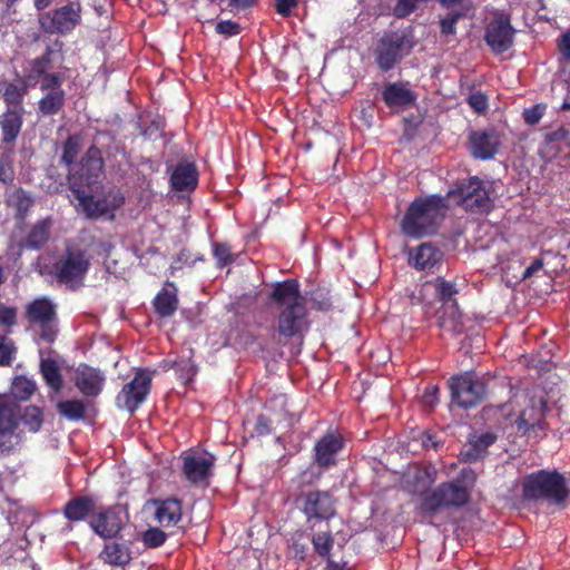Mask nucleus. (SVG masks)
<instances>
[{
    "mask_svg": "<svg viewBox=\"0 0 570 570\" xmlns=\"http://www.w3.org/2000/svg\"><path fill=\"white\" fill-rule=\"evenodd\" d=\"M446 209L444 200L438 195L415 198L401 220L402 233L413 238L436 233L445 217Z\"/></svg>",
    "mask_w": 570,
    "mask_h": 570,
    "instance_id": "1",
    "label": "nucleus"
},
{
    "mask_svg": "<svg viewBox=\"0 0 570 570\" xmlns=\"http://www.w3.org/2000/svg\"><path fill=\"white\" fill-rule=\"evenodd\" d=\"M22 423L30 432H37L42 425L41 411L36 406H28L23 413L16 400L0 395V452L9 453L19 443V435L16 432L18 421Z\"/></svg>",
    "mask_w": 570,
    "mask_h": 570,
    "instance_id": "2",
    "label": "nucleus"
},
{
    "mask_svg": "<svg viewBox=\"0 0 570 570\" xmlns=\"http://www.w3.org/2000/svg\"><path fill=\"white\" fill-rule=\"evenodd\" d=\"M39 273L67 285L77 284L88 268L82 252H43L38 258Z\"/></svg>",
    "mask_w": 570,
    "mask_h": 570,
    "instance_id": "3",
    "label": "nucleus"
},
{
    "mask_svg": "<svg viewBox=\"0 0 570 570\" xmlns=\"http://www.w3.org/2000/svg\"><path fill=\"white\" fill-rule=\"evenodd\" d=\"M272 297L285 306L278 318L279 334L291 337L299 333L305 323V307L299 295L298 283L293 279L277 283Z\"/></svg>",
    "mask_w": 570,
    "mask_h": 570,
    "instance_id": "4",
    "label": "nucleus"
},
{
    "mask_svg": "<svg viewBox=\"0 0 570 570\" xmlns=\"http://www.w3.org/2000/svg\"><path fill=\"white\" fill-rule=\"evenodd\" d=\"M92 189H83L75 193L73 196L79 207L88 218L115 219L116 212L120 209L126 197L122 190L116 186L104 188L100 193L91 194Z\"/></svg>",
    "mask_w": 570,
    "mask_h": 570,
    "instance_id": "5",
    "label": "nucleus"
},
{
    "mask_svg": "<svg viewBox=\"0 0 570 570\" xmlns=\"http://www.w3.org/2000/svg\"><path fill=\"white\" fill-rule=\"evenodd\" d=\"M413 47L411 30L385 32L374 49L375 61L382 71H389L410 53Z\"/></svg>",
    "mask_w": 570,
    "mask_h": 570,
    "instance_id": "6",
    "label": "nucleus"
},
{
    "mask_svg": "<svg viewBox=\"0 0 570 570\" xmlns=\"http://www.w3.org/2000/svg\"><path fill=\"white\" fill-rule=\"evenodd\" d=\"M449 195L466 212L488 213L493 207L489 190L476 176L460 183Z\"/></svg>",
    "mask_w": 570,
    "mask_h": 570,
    "instance_id": "7",
    "label": "nucleus"
},
{
    "mask_svg": "<svg viewBox=\"0 0 570 570\" xmlns=\"http://www.w3.org/2000/svg\"><path fill=\"white\" fill-rule=\"evenodd\" d=\"M40 29L49 35L70 33L81 22L80 2H69L39 14Z\"/></svg>",
    "mask_w": 570,
    "mask_h": 570,
    "instance_id": "8",
    "label": "nucleus"
},
{
    "mask_svg": "<svg viewBox=\"0 0 570 570\" xmlns=\"http://www.w3.org/2000/svg\"><path fill=\"white\" fill-rule=\"evenodd\" d=\"M523 491L527 498H547L557 503L562 502L568 495L562 476L547 471L529 475L524 481Z\"/></svg>",
    "mask_w": 570,
    "mask_h": 570,
    "instance_id": "9",
    "label": "nucleus"
},
{
    "mask_svg": "<svg viewBox=\"0 0 570 570\" xmlns=\"http://www.w3.org/2000/svg\"><path fill=\"white\" fill-rule=\"evenodd\" d=\"M102 167L100 150L95 145L90 146L81 157L78 168L68 175L67 179L72 194L92 189V186L98 183Z\"/></svg>",
    "mask_w": 570,
    "mask_h": 570,
    "instance_id": "10",
    "label": "nucleus"
},
{
    "mask_svg": "<svg viewBox=\"0 0 570 570\" xmlns=\"http://www.w3.org/2000/svg\"><path fill=\"white\" fill-rule=\"evenodd\" d=\"M515 29L511 17L504 11H495L484 28L483 40L494 55L507 52L513 47Z\"/></svg>",
    "mask_w": 570,
    "mask_h": 570,
    "instance_id": "11",
    "label": "nucleus"
},
{
    "mask_svg": "<svg viewBox=\"0 0 570 570\" xmlns=\"http://www.w3.org/2000/svg\"><path fill=\"white\" fill-rule=\"evenodd\" d=\"M468 498V491L461 484L444 483L422 500L421 510L425 515H432L442 508L462 505Z\"/></svg>",
    "mask_w": 570,
    "mask_h": 570,
    "instance_id": "12",
    "label": "nucleus"
},
{
    "mask_svg": "<svg viewBox=\"0 0 570 570\" xmlns=\"http://www.w3.org/2000/svg\"><path fill=\"white\" fill-rule=\"evenodd\" d=\"M30 323L39 327V336L46 343H52L57 336L56 308L52 302L40 297L31 302L26 309Z\"/></svg>",
    "mask_w": 570,
    "mask_h": 570,
    "instance_id": "13",
    "label": "nucleus"
},
{
    "mask_svg": "<svg viewBox=\"0 0 570 570\" xmlns=\"http://www.w3.org/2000/svg\"><path fill=\"white\" fill-rule=\"evenodd\" d=\"M450 390L452 403L463 409L475 406L484 394L483 384L471 373L453 376L450 380Z\"/></svg>",
    "mask_w": 570,
    "mask_h": 570,
    "instance_id": "14",
    "label": "nucleus"
},
{
    "mask_svg": "<svg viewBox=\"0 0 570 570\" xmlns=\"http://www.w3.org/2000/svg\"><path fill=\"white\" fill-rule=\"evenodd\" d=\"M151 373L147 371L137 372L134 380L126 384L117 396L120 407L134 412L145 401L150 390Z\"/></svg>",
    "mask_w": 570,
    "mask_h": 570,
    "instance_id": "15",
    "label": "nucleus"
},
{
    "mask_svg": "<svg viewBox=\"0 0 570 570\" xmlns=\"http://www.w3.org/2000/svg\"><path fill=\"white\" fill-rule=\"evenodd\" d=\"M511 404H527V407L520 411L515 421L519 430L527 432L533 428L543 429L546 404L541 397H530L527 393L522 392L513 396Z\"/></svg>",
    "mask_w": 570,
    "mask_h": 570,
    "instance_id": "16",
    "label": "nucleus"
},
{
    "mask_svg": "<svg viewBox=\"0 0 570 570\" xmlns=\"http://www.w3.org/2000/svg\"><path fill=\"white\" fill-rule=\"evenodd\" d=\"M381 98L391 110H405L416 104L417 94L409 81L387 82L381 92Z\"/></svg>",
    "mask_w": 570,
    "mask_h": 570,
    "instance_id": "17",
    "label": "nucleus"
},
{
    "mask_svg": "<svg viewBox=\"0 0 570 570\" xmlns=\"http://www.w3.org/2000/svg\"><path fill=\"white\" fill-rule=\"evenodd\" d=\"M299 505L309 521L328 519L335 513L334 500L327 492H307L301 497Z\"/></svg>",
    "mask_w": 570,
    "mask_h": 570,
    "instance_id": "18",
    "label": "nucleus"
},
{
    "mask_svg": "<svg viewBox=\"0 0 570 570\" xmlns=\"http://www.w3.org/2000/svg\"><path fill=\"white\" fill-rule=\"evenodd\" d=\"M186 479L197 483L207 480L214 464V456L205 451H190L183 456Z\"/></svg>",
    "mask_w": 570,
    "mask_h": 570,
    "instance_id": "19",
    "label": "nucleus"
},
{
    "mask_svg": "<svg viewBox=\"0 0 570 570\" xmlns=\"http://www.w3.org/2000/svg\"><path fill=\"white\" fill-rule=\"evenodd\" d=\"M469 144L475 159L487 160L495 156L501 140L494 130H478L471 132Z\"/></svg>",
    "mask_w": 570,
    "mask_h": 570,
    "instance_id": "20",
    "label": "nucleus"
},
{
    "mask_svg": "<svg viewBox=\"0 0 570 570\" xmlns=\"http://www.w3.org/2000/svg\"><path fill=\"white\" fill-rule=\"evenodd\" d=\"M199 173L194 161H179L169 178L170 187L175 191H193L198 185Z\"/></svg>",
    "mask_w": 570,
    "mask_h": 570,
    "instance_id": "21",
    "label": "nucleus"
},
{
    "mask_svg": "<svg viewBox=\"0 0 570 570\" xmlns=\"http://www.w3.org/2000/svg\"><path fill=\"white\" fill-rule=\"evenodd\" d=\"M104 383L105 376L94 367L80 364L75 371V384L86 396H97Z\"/></svg>",
    "mask_w": 570,
    "mask_h": 570,
    "instance_id": "22",
    "label": "nucleus"
},
{
    "mask_svg": "<svg viewBox=\"0 0 570 570\" xmlns=\"http://www.w3.org/2000/svg\"><path fill=\"white\" fill-rule=\"evenodd\" d=\"M40 371L52 394L60 393L63 381L56 353L51 350L40 351Z\"/></svg>",
    "mask_w": 570,
    "mask_h": 570,
    "instance_id": "23",
    "label": "nucleus"
},
{
    "mask_svg": "<svg viewBox=\"0 0 570 570\" xmlns=\"http://www.w3.org/2000/svg\"><path fill=\"white\" fill-rule=\"evenodd\" d=\"M28 94V82L23 78L16 81H1L0 95L8 110L26 111L23 107L24 97Z\"/></svg>",
    "mask_w": 570,
    "mask_h": 570,
    "instance_id": "24",
    "label": "nucleus"
},
{
    "mask_svg": "<svg viewBox=\"0 0 570 570\" xmlns=\"http://www.w3.org/2000/svg\"><path fill=\"white\" fill-rule=\"evenodd\" d=\"M26 111L6 109L0 115L1 142L13 145L18 139L24 120Z\"/></svg>",
    "mask_w": 570,
    "mask_h": 570,
    "instance_id": "25",
    "label": "nucleus"
},
{
    "mask_svg": "<svg viewBox=\"0 0 570 570\" xmlns=\"http://www.w3.org/2000/svg\"><path fill=\"white\" fill-rule=\"evenodd\" d=\"M155 520L164 528L176 525L181 519V505L176 499L153 502Z\"/></svg>",
    "mask_w": 570,
    "mask_h": 570,
    "instance_id": "26",
    "label": "nucleus"
},
{
    "mask_svg": "<svg viewBox=\"0 0 570 570\" xmlns=\"http://www.w3.org/2000/svg\"><path fill=\"white\" fill-rule=\"evenodd\" d=\"M342 438L336 434H327L315 445L316 461L320 465L327 466L334 463L335 454L342 449Z\"/></svg>",
    "mask_w": 570,
    "mask_h": 570,
    "instance_id": "27",
    "label": "nucleus"
},
{
    "mask_svg": "<svg viewBox=\"0 0 570 570\" xmlns=\"http://www.w3.org/2000/svg\"><path fill=\"white\" fill-rule=\"evenodd\" d=\"M90 525L100 537L111 538L119 532L121 522L115 512L108 510L95 515Z\"/></svg>",
    "mask_w": 570,
    "mask_h": 570,
    "instance_id": "28",
    "label": "nucleus"
},
{
    "mask_svg": "<svg viewBox=\"0 0 570 570\" xmlns=\"http://www.w3.org/2000/svg\"><path fill=\"white\" fill-rule=\"evenodd\" d=\"M53 52V49L48 46L40 57L29 61V68L23 78L28 83L36 85L40 81L41 77L48 73Z\"/></svg>",
    "mask_w": 570,
    "mask_h": 570,
    "instance_id": "29",
    "label": "nucleus"
},
{
    "mask_svg": "<svg viewBox=\"0 0 570 570\" xmlns=\"http://www.w3.org/2000/svg\"><path fill=\"white\" fill-rule=\"evenodd\" d=\"M409 264L417 271L432 273L439 268L442 252H407Z\"/></svg>",
    "mask_w": 570,
    "mask_h": 570,
    "instance_id": "30",
    "label": "nucleus"
},
{
    "mask_svg": "<svg viewBox=\"0 0 570 570\" xmlns=\"http://www.w3.org/2000/svg\"><path fill=\"white\" fill-rule=\"evenodd\" d=\"M435 481V469L428 466L424 469H415L413 474H409L406 479L409 491L414 494H422Z\"/></svg>",
    "mask_w": 570,
    "mask_h": 570,
    "instance_id": "31",
    "label": "nucleus"
},
{
    "mask_svg": "<svg viewBox=\"0 0 570 570\" xmlns=\"http://www.w3.org/2000/svg\"><path fill=\"white\" fill-rule=\"evenodd\" d=\"M429 292H434L435 295L443 302H446L450 305L453 301L452 297L458 293L455 288V284L451 282H446L443 278H436L435 282H428L423 284L420 292V299L426 301V295Z\"/></svg>",
    "mask_w": 570,
    "mask_h": 570,
    "instance_id": "32",
    "label": "nucleus"
},
{
    "mask_svg": "<svg viewBox=\"0 0 570 570\" xmlns=\"http://www.w3.org/2000/svg\"><path fill=\"white\" fill-rule=\"evenodd\" d=\"M66 104L65 91L46 92L38 101V114L41 116H55L59 114Z\"/></svg>",
    "mask_w": 570,
    "mask_h": 570,
    "instance_id": "33",
    "label": "nucleus"
},
{
    "mask_svg": "<svg viewBox=\"0 0 570 570\" xmlns=\"http://www.w3.org/2000/svg\"><path fill=\"white\" fill-rule=\"evenodd\" d=\"M51 220L41 219L37 222L29 230L23 240V245L31 249L43 246L50 236Z\"/></svg>",
    "mask_w": 570,
    "mask_h": 570,
    "instance_id": "34",
    "label": "nucleus"
},
{
    "mask_svg": "<svg viewBox=\"0 0 570 570\" xmlns=\"http://www.w3.org/2000/svg\"><path fill=\"white\" fill-rule=\"evenodd\" d=\"M94 510V502L88 498L71 500L65 508V515L72 521L85 519Z\"/></svg>",
    "mask_w": 570,
    "mask_h": 570,
    "instance_id": "35",
    "label": "nucleus"
},
{
    "mask_svg": "<svg viewBox=\"0 0 570 570\" xmlns=\"http://www.w3.org/2000/svg\"><path fill=\"white\" fill-rule=\"evenodd\" d=\"M101 558L105 562L112 566H125L130 560V554L127 548L117 542H110L105 546L101 552Z\"/></svg>",
    "mask_w": 570,
    "mask_h": 570,
    "instance_id": "36",
    "label": "nucleus"
},
{
    "mask_svg": "<svg viewBox=\"0 0 570 570\" xmlns=\"http://www.w3.org/2000/svg\"><path fill=\"white\" fill-rule=\"evenodd\" d=\"M440 326L448 332L460 333L463 330V316L459 312L455 302L445 307Z\"/></svg>",
    "mask_w": 570,
    "mask_h": 570,
    "instance_id": "37",
    "label": "nucleus"
},
{
    "mask_svg": "<svg viewBox=\"0 0 570 570\" xmlns=\"http://www.w3.org/2000/svg\"><path fill=\"white\" fill-rule=\"evenodd\" d=\"M58 413L69 421H79L85 417L86 404L81 400H66L57 403Z\"/></svg>",
    "mask_w": 570,
    "mask_h": 570,
    "instance_id": "38",
    "label": "nucleus"
},
{
    "mask_svg": "<svg viewBox=\"0 0 570 570\" xmlns=\"http://www.w3.org/2000/svg\"><path fill=\"white\" fill-rule=\"evenodd\" d=\"M155 307L159 315L170 316L177 309V297L175 289H164L155 298Z\"/></svg>",
    "mask_w": 570,
    "mask_h": 570,
    "instance_id": "39",
    "label": "nucleus"
},
{
    "mask_svg": "<svg viewBox=\"0 0 570 570\" xmlns=\"http://www.w3.org/2000/svg\"><path fill=\"white\" fill-rule=\"evenodd\" d=\"M468 10L459 9L451 10L446 16L440 18V33L442 36H455L456 35V24L460 19L466 17Z\"/></svg>",
    "mask_w": 570,
    "mask_h": 570,
    "instance_id": "40",
    "label": "nucleus"
},
{
    "mask_svg": "<svg viewBox=\"0 0 570 570\" xmlns=\"http://www.w3.org/2000/svg\"><path fill=\"white\" fill-rule=\"evenodd\" d=\"M37 385L33 380L18 376L12 382L11 393L14 399L27 400L35 393Z\"/></svg>",
    "mask_w": 570,
    "mask_h": 570,
    "instance_id": "41",
    "label": "nucleus"
},
{
    "mask_svg": "<svg viewBox=\"0 0 570 570\" xmlns=\"http://www.w3.org/2000/svg\"><path fill=\"white\" fill-rule=\"evenodd\" d=\"M80 149V138L77 135H70L62 144L61 163L66 166L73 165Z\"/></svg>",
    "mask_w": 570,
    "mask_h": 570,
    "instance_id": "42",
    "label": "nucleus"
},
{
    "mask_svg": "<svg viewBox=\"0 0 570 570\" xmlns=\"http://www.w3.org/2000/svg\"><path fill=\"white\" fill-rule=\"evenodd\" d=\"M495 441V435L492 433L473 434L470 439L474 453L470 456L475 460L483 451H485Z\"/></svg>",
    "mask_w": 570,
    "mask_h": 570,
    "instance_id": "43",
    "label": "nucleus"
},
{
    "mask_svg": "<svg viewBox=\"0 0 570 570\" xmlns=\"http://www.w3.org/2000/svg\"><path fill=\"white\" fill-rule=\"evenodd\" d=\"M428 1L429 0H397L392 13L397 19L407 18L419 9L420 4Z\"/></svg>",
    "mask_w": 570,
    "mask_h": 570,
    "instance_id": "44",
    "label": "nucleus"
},
{
    "mask_svg": "<svg viewBox=\"0 0 570 570\" xmlns=\"http://www.w3.org/2000/svg\"><path fill=\"white\" fill-rule=\"evenodd\" d=\"M40 90L42 92L65 91L61 86L63 76L59 72H48L40 79Z\"/></svg>",
    "mask_w": 570,
    "mask_h": 570,
    "instance_id": "45",
    "label": "nucleus"
},
{
    "mask_svg": "<svg viewBox=\"0 0 570 570\" xmlns=\"http://www.w3.org/2000/svg\"><path fill=\"white\" fill-rule=\"evenodd\" d=\"M175 367L179 380H181L184 383L190 382L196 374V367L189 358H180L176 361Z\"/></svg>",
    "mask_w": 570,
    "mask_h": 570,
    "instance_id": "46",
    "label": "nucleus"
},
{
    "mask_svg": "<svg viewBox=\"0 0 570 570\" xmlns=\"http://www.w3.org/2000/svg\"><path fill=\"white\" fill-rule=\"evenodd\" d=\"M33 205V199L24 190L19 189L16 193V210L20 218H24Z\"/></svg>",
    "mask_w": 570,
    "mask_h": 570,
    "instance_id": "47",
    "label": "nucleus"
},
{
    "mask_svg": "<svg viewBox=\"0 0 570 570\" xmlns=\"http://www.w3.org/2000/svg\"><path fill=\"white\" fill-rule=\"evenodd\" d=\"M166 533L158 528H149L142 535L144 543L150 548L161 546L166 540Z\"/></svg>",
    "mask_w": 570,
    "mask_h": 570,
    "instance_id": "48",
    "label": "nucleus"
},
{
    "mask_svg": "<svg viewBox=\"0 0 570 570\" xmlns=\"http://www.w3.org/2000/svg\"><path fill=\"white\" fill-rule=\"evenodd\" d=\"M215 30L218 35L229 38L239 35L242 28L238 22L232 20H222L216 23Z\"/></svg>",
    "mask_w": 570,
    "mask_h": 570,
    "instance_id": "49",
    "label": "nucleus"
},
{
    "mask_svg": "<svg viewBox=\"0 0 570 570\" xmlns=\"http://www.w3.org/2000/svg\"><path fill=\"white\" fill-rule=\"evenodd\" d=\"M17 323V309L0 303V326L10 328Z\"/></svg>",
    "mask_w": 570,
    "mask_h": 570,
    "instance_id": "50",
    "label": "nucleus"
},
{
    "mask_svg": "<svg viewBox=\"0 0 570 570\" xmlns=\"http://www.w3.org/2000/svg\"><path fill=\"white\" fill-rule=\"evenodd\" d=\"M313 544L321 556H327L332 547L331 535L325 532L316 533L313 537Z\"/></svg>",
    "mask_w": 570,
    "mask_h": 570,
    "instance_id": "51",
    "label": "nucleus"
},
{
    "mask_svg": "<svg viewBox=\"0 0 570 570\" xmlns=\"http://www.w3.org/2000/svg\"><path fill=\"white\" fill-rule=\"evenodd\" d=\"M14 179V170L9 156L0 157V181L12 184Z\"/></svg>",
    "mask_w": 570,
    "mask_h": 570,
    "instance_id": "52",
    "label": "nucleus"
},
{
    "mask_svg": "<svg viewBox=\"0 0 570 570\" xmlns=\"http://www.w3.org/2000/svg\"><path fill=\"white\" fill-rule=\"evenodd\" d=\"M164 127V120L161 118H155L148 126L144 128L141 136L146 139H156L161 137Z\"/></svg>",
    "mask_w": 570,
    "mask_h": 570,
    "instance_id": "53",
    "label": "nucleus"
},
{
    "mask_svg": "<svg viewBox=\"0 0 570 570\" xmlns=\"http://www.w3.org/2000/svg\"><path fill=\"white\" fill-rule=\"evenodd\" d=\"M468 104L478 114L485 112L488 109V98L482 92H475L469 96Z\"/></svg>",
    "mask_w": 570,
    "mask_h": 570,
    "instance_id": "54",
    "label": "nucleus"
},
{
    "mask_svg": "<svg viewBox=\"0 0 570 570\" xmlns=\"http://www.w3.org/2000/svg\"><path fill=\"white\" fill-rule=\"evenodd\" d=\"M21 517V524L19 527H28L33 521V515L28 511L20 509L16 513H10L8 520L11 524H19Z\"/></svg>",
    "mask_w": 570,
    "mask_h": 570,
    "instance_id": "55",
    "label": "nucleus"
},
{
    "mask_svg": "<svg viewBox=\"0 0 570 570\" xmlns=\"http://www.w3.org/2000/svg\"><path fill=\"white\" fill-rule=\"evenodd\" d=\"M13 347L10 340L0 336V365L9 364L12 358Z\"/></svg>",
    "mask_w": 570,
    "mask_h": 570,
    "instance_id": "56",
    "label": "nucleus"
},
{
    "mask_svg": "<svg viewBox=\"0 0 570 570\" xmlns=\"http://www.w3.org/2000/svg\"><path fill=\"white\" fill-rule=\"evenodd\" d=\"M421 444L422 448H435L436 443L432 440V436L425 432H417V436H414L412 443L410 444L411 451L416 452V443Z\"/></svg>",
    "mask_w": 570,
    "mask_h": 570,
    "instance_id": "57",
    "label": "nucleus"
},
{
    "mask_svg": "<svg viewBox=\"0 0 570 570\" xmlns=\"http://www.w3.org/2000/svg\"><path fill=\"white\" fill-rule=\"evenodd\" d=\"M542 116L543 109L539 105L532 106L523 111L524 121L531 126L538 124Z\"/></svg>",
    "mask_w": 570,
    "mask_h": 570,
    "instance_id": "58",
    "label": "nucleus"
},
{
    "mask_svg": "<svg viewBox=\"0 0 570 570\" xmlns=\"http://www.w3.org/2000/svg\"><path fill=\"white\" fill-rule=\"evenodd\" d=\"M570 136V130H568L564 127H560L557 130L550 131L546 134L544 141L547 144H552L556 141H563L567 140Z\"/></svg>",
    "mask_w": 570,
    "mask_h": 570,
    "instance_id": "59",
    "label": "nucleus"
},
{
    "mask_svg": "<svg viewBox=\"0 0 570 570\" xmlns=\"http://www.w3.org/2000/svg\"><path fill=\"white\" fill-rule=\"evenodd\" d=\"M439 389L436 386H429L423 396L422 403L424 406L433 407L439 402Z\"/></svg>",
    "mask_w": 570,
    "mask_h": 570,
    "instance_id": "60",
    "label": "nucleus"
},
{
    "mask_svg": "<svg viewBox=\"0 0 570 570\" xmlns=\"http://www.w3.org/2000/svg\"><path fill=\"white\" fill-rule=\"evenodd\" d=\"M558 49L567 62H570V32L563 33L558 39Z\"/></svg>",
    "mask_w": 570,
    "mask_h": 570,
    "instance_id": "61",
    "label": "nucleus"
},
{
    "mask_svg": "<svg viewBox=\"0 0 570 570\" xmlns=\"http://www.w3.org/2000/svg\"><path fill=\"white\" fill-rule=\"evenodd\" d=\"M274 4L279 14L287 17L292 9L297 6V0H274Z\"/></svg>",
    "mask_w": 570,
    "mask_h": 570,
    "instance_id": "62",
    "label": "nucleus"
},
{
    "mask_svg": "<svg viewBox=\"0 0 570 570\" xmlns=\"http://www.w3.org/2000/svg\"><path fill=\"white\" fill-rule=\"evenodd\" d=\"M466 0H439V3L442 8L448 10H470V6L465 4Z\"/></svg>",
    "mask_w": 570,
    "mask_h": 570,
    "instance_id": "63",
    "label": "nucleus"
},
{
    "mask_svg": "<svg viewBox=\"0 0 570 570\" xmlns=\"http://www.w3.org/2000/svg\"><path fill=\"white\" fill-rule=\"evenodd\" d=\"M213 256L219 267L226 266L233 259L230 252H213Z\"/></svg>",
    "mask_w": 570,
    "mask_h": 570,
    "instance_id": "64",
    "label": "nucleus"
}]
</instances>
